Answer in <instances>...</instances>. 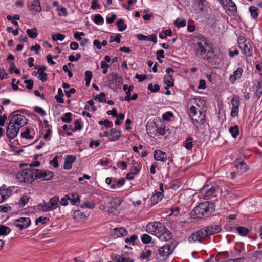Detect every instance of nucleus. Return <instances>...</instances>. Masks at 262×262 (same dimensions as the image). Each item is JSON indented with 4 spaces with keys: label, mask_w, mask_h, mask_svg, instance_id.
Listing matches in <instances>:
<instances>
[{
    "label": "nucleus",
    "mask_w": 262,
    "mask_h": 262,
    "mask_svg": "<svg viewBox=\"0 0 262 262\" xmlns=\"http://www.w3.org/2000/svg\"><path fill=\"white\" fill-rule=\"evenodd\" d=\"M204 233H205V231L203 229L198 230L190 235L188 239V242L189 243H194L198 241L200 243H202V239L207 237Z\"/></svg>",
    "instance_id": "obj_6"
},
{
    "label": "nucleus",
    "mask_w": 262,
    "mask_h": 262,
    "mask_svg": "<svg viewBox=\"0 0 262 262\" xmlns=\"http://www.w3.org/2000/svg\"><path fill=\"white\" fill-rule=\"evenodd\" d=\"M200 116H199V119H197L196 118H195L194 119L193 117L192 118V119L193 121V123H194V125H196L195 123L203 124L204 123V122L205 121V114H203L202 112H201V111H200Z\"/></svg>",
    "instance_id": "obj_32"
},
{
    "label": "nucleus",
    "mask_w": 262,
    "mask_h": 262,
    "mask_svg": "<svg viewBox=\"0 0 262 262\" xmlns=\"http://www.w3.org/2000/svg\"><path fill=\"white\" fill-rule=\"evenodd\" d=\"M76 160V157L73 155H68L67 156L64 164V169H70L72 168V163Z\"/></svg>",
    "instance_id": "obj_20"
},
{
    "label": "nucleus",
    "mask_w": 262,
    "mask_h": 262,
    "mask_svg": "<svg viewBox=\"0 0 262 262\" xmlns=\"http://www.w3.org/2000/svg\"><path fill=\"white\" fill-rule=\"evenodd\" d=\"M114 234L117 237H124L127 235L128 232L123 227L115 228L113 229Z\"/></svg>",
    "instance_id": "obj_24"
},
{
    "label": "nucleus",
    "mask_w": 262,
    "mask_h": 262,
    "mask_svg": "<svg viewBox=\"0 0 262 262\" xmlns=\"http://www.w3.org/2000/svg\"><path fill=\"white\" fill-rule=\"evenodd\" d=\"M72 114L71 113H70V112L66 113L64 114V116L62 117L61 118L62 121L63 122H65V123H70L72 121Z\"/></svg>",
    "instance_id": "obj_41"
},
{
    "label": "nucleus",
    "mask_w": 262,
    "mask_h": 262,
    "mask_svg": "<svg viewBox=\"0 0 262 262\" xmlns=\"http://www.w3.org/2000/svg\"><path fill=\"white\" fill-rule=\"evenodd\" d=\"M164 81L168 86H173L174 85V78L171 75L165 76Z\"/></svg>",
    "instance_id": "obj_29"
},
{
    "label": "nucleus",
    "mask_w": 262,
    "mask_h": 262,
    "mask_svg": "<svg viewBox=\"0 0 262 262\" xmlns=\"http://www.w3.org/2000/svg\"><path fill=\"white\" fill-rule=\"evenodd\" d=\"M63 93L62 92V90L61 88H59L58 89V94L57 95L55 96V98L57 102L60 103H64V100L62 98V97L63 96Z\"/></svg>",
    "instance_id": "obj_33"
},
{
    "label": "nucleus",
    "mask_w": 262,
    "mask_h": 262,
    "mask_svg": "<svg viewBox=\"0 0 262 262\" xmlns=\"http://www.w3.org/2000/svg\"><path fill=\"white\" fill-rule=\"evenodd\" d=\"M207 237L216 234L222 230L221 226L217 225H211L203 228Z\"/></svg>",
    "instance_id": "obj_9"
},
{
    "label": "nucleus",
    "mask_w": 262,
    "mask_h": 262,
    "mask_svg": "<svg viewBox=\"0 0 262 262\" xmlns=\"http://www.w3.org/2000/svg\"><path fill=\"white\" fill-rule=\"evenodd\" d=\"M174 25L178 27H184L186 26V20L184 19L177 18L174 23Z\"/></svg>",
    "instance_id": "obj_40"
},
{
    "label": "nucleus",
    "mask_w": 262,
    "mask_h": 262,
    "mask_svg": "<svg viewBox=\"0 0 262 262\" xmlns=\"http://www.w3.org/2000/svg\"><path fill=\"white\" fill-rule=\"evenodd\" d=\"M19 129L15 124L10 121L7 128V137L10 139H14L18 134Z\"/></svg>",
    "instance_id": "obj_8"
},
{
    "label": "nucleus",
    "mask_w": 262,
    "mask_h": 262,
    "mask_svg": "<svg viewBox=\"0 0 262 262\" xmlns=\"http://www.w3.org/2000/svg\"><path fill=\"white\" fill-rule=\"evenodd\" d=\"M151 253L152 252L151 250H147L145 252L141 253L140 257L143 259H147L151 256Z\"/></svg>",
    "instance_id": "obj_51"
},
{
    "label": "nucleus",
    "mask_w": 262,
    "mask_h": 262,
    "mask_svg": "<svg viewBox=\"0 0 262 262\" xmlns=\"http://www.w3.org/2000/svg\"><path fill=\"white\" fill-rule=\"evenodd\" d=\"M117 25L118 30L120 32L123 31L126 29L127 26L124 23V21L122 19H120L118 20Z\"/></svg>",
    "instance_id": "obj_35"
},
{
    "label": "nucleus",
    "mask_w": 262,
    "mask_h": 262,
    "mask_svg": "<svg viewBox=\"0 0 262 262\" xmlns=\"http://www.w3.org/2000/svg\"><path fill=\"white\" fill-rule=\"evenodd\" d=\"M74 217L77 219L84 220L86 219V215L83 212L79 210L75 211L74 212Z\"/></svg>",
    "instance_id": "obj_46"
},
{
    "label": "nucleus",
    "mask_w": 262,
    "mask_h": 262,
    "mask_svg": "<svg viewBox=\"0 0 262 262\" xmlns=\"http://www.w3.org/2000/svg\"><path fill=\"white\" fill-rule=\"evenodd\" d=\"M54 177V172L49 170H43L41 178L43 180L48 181L52 179Z\"/></svg>",
    "instance_id": "obj_26"
},
{
    "label": "nucleus",
    "mask_w": 262,
    "mask_h": 262,
    "mask_svg": "<svg viewBox=\"0 0 262 262\" xmlns=\"http://www.w3.org/2000/svg\"><path fill=\"white\" fill-rule=\"evenodd\" d=\"M49 221V218L47 217H42L40 216L38 218H37L35 220V224L37 225L39 223L41 224H45L47 221Z\"/></svg>",
    "instance_id": "obj_53"
},
{
    "label": "nucleus",
    "mask_w": 262,
    "mask_h": 262,
    "mask_svg": "<svg viewBox=\"0 0 262 262\" xmlns=\"http://www.w3.org/2000/svg\"><path fill=\"white\" fill-rule=\"evenodd\" d=\"M24 83L26 84V88L29 90L33 89V81L31 79L26 80Z\"/></svg>",
    "instance_id": "obj_62"
},
{
    "label": "nucleus",
    "mask_w": 262,
    "mask_h": 262,
    "mask_svg": "<svg viewBox=\"0 0 262 262\" xmlns=\"http://www.w3.org/2000/svg\"><path fill=\"white\" fill-rule=\"evenodd\" d=\"M220 190L219 186H213L206 191L205 196L206 198L209 199L211 196L216 195L217 192Z\"/></svg>",
    "instance_id": "obj_17"
},
{
    "label": "nucleus",
    "mask_w": 262,
    "mask_h": 262,
    "mask_svg": "<svg viewBox=\"0 0 262 262\" xmlns=\"http://www.w3.org/2000/svg\"><path fill=\"white\" fill-rule=\"evenodd\" d=\"M192 141L193 139L191 137H189L186 139L185 141L184 146L187 149L190 150L192 149L193 146Z\"/></svg>",
    "instance_id": "obj_43"
},
{
    "label": "nucleus",
    "mask_w": 262,
    "mask_h": 262,
    "mask_svg": "<svg viewBox=\"0 0 262 262\" xmlns=\"http://www.w3.org/2000/svg\"><path fill=\"white\" fill-rule=\"evenodd\" d=\"M65 35L61 34H53L52 35V38L53 40L56 41V40H60L62 41L65 38Z\"/></svg>",
    "instance_id": "obj_49"
},
{
    "label": "nucleus",
    "mask_w": 262,
    "mask_h": 262,
    "mask_svg": "<svg viewBox=\"0 0 262 262\" xmlns=\"http://www.w3.org/2000/svg\"><path fill=\"white\" fill-rule=\"evenodd\" d=\"M172 233L165 228V229L162 231L161 234L159 235L158 238L162 241H168L172 239Z\"/></svg>",
    "instance_id": "obj_21"
},
{
    "label": "nucleus",
    "mask_w": 262,
    "mask_h": 262,
    "mask_svg": "<svg viewBox=\"0 0 262 262\" xmlns=\"http://www.w3.org/2000/svg\"><path fill=\"white\" fill-rule=\"evenodd\" d=\"M154 159L157 161L165 162L167 159V155L165 152L156 150L154 154Z\"/></svg>",
    "instance_id": "obj_18"
},
{
    "label": "nucleus",
    "mask_w": 262,
    "mask_h": 262,
    "mask_svg": "<svg viewBox=\"0 0 262 262\" xmlns=\"http://www.w3.org/2000/svg\"><path fill=\"white\" fill-rule=\"evenodd\" d=\"M226 6L231 8L230 10L232 13L235 12L237 11L236 6L235 4L232 0L226 1Z\"/></svg>",
    "instance_id": "obj_38"
},
{
    "label": "nucleus",
    "mask_w": 262,
    "mask_h": 262,
    "mask_svg": "<svg viewBox=\"0 0 262 262\" xmlns=\"http://www.w3.org/2000/svg\"><path fill=\"white\" fill-rule=\"evenodd\" d=\"M243 70L242 68H238L234 72L233 75L230 77V81L231 82H234L238 78L241 77L243 73Z\"/></svg>",
    "instance_id": "obj_25"
},
{
    "label": "nucleus",
    "mask_w": 262,
    "mask_h": 262,
    "mask_svg": "<svg viewBox=\"0 0 262 262\" xmlns=\"http://www.w3.org/2000/svg\"><path fill=\"white\" fill-rule=\"evenodd\" d=\"M112 259L116 262H134L129 254L125 253L122 255L114 254L112 255Z\"/></svg>",
    "instance_id": "obj_11"
},
{
    "label": "nucleus",
    "mask_w": 262,
    "mask_h": 262,
    "mask_svg": "<svg viewBox=\"0 0 262 262\" xmlns=\"http://www.w3.org/2000/svg\"><path fill=\"white\" fill-rule=\"evenodd\" d=\"M39 206L42 208V210L45 212H48L53 210V209H50V207H52L51 205H50V202L48 203L44 202L43 204H39Z\"/></svg>",
    "instance_id": "obj_45"
},
{
    "label": "nucleus",
    "mask_w": 262,
    "mask_h": 262,
    "mask_svg": "<svg viewBox=\"0 0 262 262\" xmlns=\"http://www.w3.org/2000/svg\"><path fill=\"white\" fill-rule=\"evenodd\" d=\"M19 181L31 183L34 180L33 173L32 169H24L18 172L16 176Z\"/></svg>",
    "instance_id": "obj_3"
},
{
    "label": "nucleus",
    "mask_w": 262,
    "mask_h": 262,
    "mask_svg": "<svg viewBox=\"0 0 262 262\" xmlns=\"http://www.w3.org/2000/svg\"><path fill=\"white\" fill-rule=\"evenodd\" d=\"M215 205L212 201H204L199 203L191 211L190 215L193 219L207 217L215 211Z\"/></svg>",
    "instance_id": "obj_1"
},
{
    "label": "nucleus",
    "mask_w": 262,
    "mask_h": 262,
    "mask_svg": "<svg viewBox=\"0 0 262 262\" xmlns=\"http://www.w3.org/2000/svg\"><path fill=\"white\" fill-rule=\"evenodd\" d=\"M138 237L136 235H133L130 236V238H126L125 240V243L132 244V245H134V242L136 240H137Z\"/></svg>",
    "instance_id": "obj_59"
},
{
    "label": "nucleus",
    "mask_w": 262,
    "mask_h": 262,
    "mask_svg": "<svg viewBox=\"0 0 262 262\" xmlns=\"http://www.w3.org/2000/svg\"><path fill=\"white\" fill-rule=\"evenodd\" d=\"M174 249L173 245L165 244L160 247L155 253V258L157 262L165 260L172 253Z\"/></svg>",
    "instance_id": "obj_2"
},
{
    "label": "nucleus",
    "mask_w": 262,
    "mask_h": 262,
    "mask_svg": "<svg viewBox=\"0 0 262 262\" xmlns=\"http://www.w3.org/2000/svg\"><path fill=\"white\" fill-rule=\"evenodd\" d=\"M12 194V190L10 188H6L3 186L0 188V203L5 201Z\"/></svg>",
    "instance_id": "obj_13"
},
{
    "label": "nucleus",
    "mask_w": 262,
    "mask_h": 262,
    "mask_svg": "<svg viewBox=\"0 0 262 262\" xmlns=\"http://www.w3.org/2000/svg\"><path fill=\"white\" fill-rule=\"evenodd\" d=\"M156 132L158 135H164L166 132L165 126L162 125L160 127L157 128Z\"/></svg>",
    "instance_id": "obj_60"
},
{
    "label": "nucleus",
    "mask_w": 262,
    "mask_h": 262,
    "mask_svg": "<svg viewBox=\"0 0 262 262\" xmlns=\"http://www.w3.org/2000/svg\"><path fill=\"white\" fill-rule=\"evenodd\" d=\"M234 164L237 173L239 174H242L246 172L248 169L247 164L243 161H237L235 162Z\"/></svg>",
    "instance_id": "obj_15"
},
{
    "label": "nucleus",
    "mask_w": 262,
    "mask_h": 262,
    "mask_svg": "<svg viewBox=\"0 0 262 262\" xmlns=\"http://www.w3.org/2000/svg\"><path fill=\"white\" fill-rule=\"evenodd\" d=\"M30 224L31 220L28 217H20L16 220L14 223L16 227L21 230L27 228Z\"/></svg>",
    "instance_id": "obj_12"
},
{
    "label": "nucleus",
    "mask_w": 262,
    "mask_h": 262,
    "mask_svg": "<svg viewBox=\"0 0 262 262\" xmlns=\"http://www.w3.org/2000/svg\"><path fill=\"white\" fill-rule=\"evenodd\" d=\"M30 130L29 128H26L25 130L21 134V137L28 139H32L33 137L30 135Z\"/></svg>",
    "instance_id": "obj_42"
},
{
    "label": "nucleus",
    "mask_w": 262,
    "mask_h": 262,
    "mask_svg": "<svg viewBox=\"0 0 262 262\" xmlns=\"http://www.w3.org/2000/svg\"><path fill=\"white\" fill-rule=\"evenodd\" d=\"M46 66H40L38 67L37 73L39 74L38 78L42 82L47 80V74L45 73L44 71L46 70Z\"/></svg>",
    "instance_id": "obj_22"
},
{
    "label": "nucleus",
    "mask_w": 262,
    "mask_h": 262,
    "mask_svg": "<svg viewBox=\"0 0 262 262\" xmlns=\"http://www.w3.org/2000/svg\"><path fill=\"white\" fill-rule=\"evenodd\" d=\"M50 203L52 207L50 209H53V210L56 209L58 206V203L59 202V199L58 196H54L50 199Z\"/></svg>",
    "instance_id": "obj_30"
},
{
    "label": "nucleus",
    "mask_w": 262,
    "mask_h": 262,
    "mask_svg": "<svg viewBox=\"0 0 262 262\" xmlns=\"http://www.w3.org/2000/svg\"><path fill=\"white\" fill-rule=\"evenodd\" d=\"M148 89L152 93H156L160 90V86L158 84H155L154 85L152 83H150L148 85Z\"/></svg>",
    "instance_id": "obj_48"
},
{
    "label": "nucleus",
    "mask_w": 262,
    "mask_h": 262,
    "mask_svg": "<svg viewBox=\"0 0 262 262\" xmlns=\"http://www.w3.org/2000/svg\"><path fill=\"white\" fill-rule=\"evenodd\" d=\"M69 199V196H68V195H66L64 197H62L61 199L60 203L62 206H67L69 203V202H68Z\"/></svg>",
    "instance_id": "obj_64"
},
{
    "label": "nucleus",
    "mask_w": 262,
    "mask_h": 262,
    "mask_svg": "<svg viewBox=\"0 0 262 262\" xmlns=\"http://www.w3.org/2000/svg\"><path fill=\"white\" fill-rule=\"evenodd\" d=\"M91 8L93 10H95L97 9L100 8V6L98 4V0H92V5L91 6Z\"/></svg>",
    "instance_id": "obj_63"
},
{
    "label": "nucleus",
    "mask_w": 262,
    "mask_h": 262,
    "mask_svg": "<svg viewBox=\"0 0 262 262\" xmlns=\"http://www.w3.org/2000/svg\"><path fill=\"white\" fill-rule=\"evenodd\" d=\"M28 36L32 39L36 38L38 36L37 30L36 28H33L31 29H27L26 31Z\"/></svg>",
    "instance_id": "obj_31"
},
{
    "label": "nucleus",
    "mask_w": 262,
    "mask_h": 262,
    "mask_svg": "<svg viewBox=\"0 0 262 262\" xmlns=\"http://www.w3.org/2000/svg\"><path fill=\"white\" fill-rule=\"evenodd\" d=\"M240 48L242 50L243 53L246 56L248 57L252 56L253 50L251 44L249 42L245 43L243 46L240 45Z\"/></svg>",
    "instance_id": "obj_16"
},
{
    "label": "nucleus",
    "mask_w": 262,
    "mask_h": 262,
    "mask_svg": "<svg viewBox=\"0 0 262 262\" xmlns=\"http://www.w3.org/2000/svg\"><path fill=\"white\" fill-rule=\"evenodd\" d=\"M27 5L29 9L32 13L39 12L42 10L39 0H34L29 3Z\"/></svg>",
    "instance_id": "obj_14"
},
{
    "label": "nucleus",
    "mask_w": 262,
    "mask_h": 262,
    "mask_svg": "<svg viewBox=\"0 0 262 262\" xmlns=\"http://www.w3.org/2000/svg\"><path fill=\"white\" fill-rule=\"evenodd\" d=\"M94 22L97 24H102L104 22V19L100 14H96L94 17Z\"/></svg>",
    "instance_id": "obj_57"
},
{
    "label": "nucleus",
    "mask_w": 262,
    "mask_h": 262,
    "mask_svg": "<svg viewBox=\"0 0 262 262\" xmlns=\"http://www.w3.org/2000/svg\"><path fill=\"white\" fill-rule=\"evenodd\" d=\"M68 196H69V200L72 205H75L78 202H80L79 196L77 193H70Z\"/></svg>",
    "instance_id": "obj_28"
},
{
    "label": "nucleus",
    "mask_w": 262,
    "mask_h": 262,
    "mask_svg": "<svg viewBox=\"0 0 262 262\" xmlns=\"http://www.w3.org/2000/svg\"><path fill=\"white\" fill-rule=\"evenodd\" d=\"M236 229L241 236H246L249 232L247 228L244 227H238L236 228Z\"/></svg>",
    "instance_id": "obj_37"
},
{
    "label": "nucleus",
    "mask_w": 262,
    "mask_h": 262,
    "mask_svg": "<svg viewBox=\"0 0 262 262\" xmlns=\"http://www.w3.org/2000/svg\"><path fill=\"white\" fill-rule=\"evenodd\" d=\"M229 132L233 137L235 138L239 134V129L237 125L231 126L229 128Z\"/></svg>",
    "instance_id": "obj_39"
},
{
    "label": "nucleus",
    "mask_w": 262,
    "mask_h": 262,
    "mask_svg": "<svg viewBox=\"0 0 262 262\" xmlns=\"http://www.w3.org/2000/svg\"><path fill=\"white\" fill-rule=\"evenodd\" d=\"M121 35L120 34H117L115 37L111 36L110 38V42H113L114 41H116L119 43L121 41Z\"/></svg>",
    "instance_id": "obj_54"
},
{
    "label": "nucleus",
    "mask_w": 262,
    "mask_h": 262,
    "mask_svg": "<svg viewBox=\"0 0 262 262\" xmlns=\"http://www.w3.org/2000/svg\"><path fill=\"white\" fill-rule=\"evenodd\" d=\"M134 89L133 85H130L128 89L126 91V96L125 97V100L127 101H130V94L131 92L133 91Z\"/></svg>",
    "instance_id": "obj_52"
},
{
    "label": "nucleus",
    "mask_w": 262,
    "mask_h": 262,
    "mask_svg": "<svg viewBox=\"0 0 262 262\" xmlns=\"http://www.w3.org/2000/svg\"><path fill=\"white\" fill-rule=\"evenodd\" d=\"M74 128H71V130L72 131L74 132V131L81 130V129L82 128V126L79 120H76V121H75L74 122Z\"/></svg>",
    "instance_id": "obj_50"
},
{
    "label": "nucleus",
    "mask_w": 262,
    "mask_h": 262,
    "mask_svg": "<svg viewBox=\"0 0 262 262\" xmlns=\"http://www.w3.org/2000/svg\"><path fill=\"white\" fill-rule=\"evenodd\" d=\"M92 73L90 71H86L85 72V85L86 86H89L90 84V82L92 78Z\"/></svg>",
    "instance_id": "obj_36"
},
{
    "label": "nucleus",
    "mask_w": 262,
    "mask_h": 262,
    "mask_svg": "<svg viewBox=\"0 0 262 262\" xmlns=\"http://www.w3.org/2000/svg\"><path fill=\"white\" fill-rule=\"evenodd\" d=\"M121 131L118 130L115 128H112L109 133V140L112 141L118 140L121 136Z\"/></svg>",
    "instance_id": "obj_19"
},
{
    "label": "nucleus",
    "mask_w": 262,
    "mask_h": 262,
    "mask_svg": "<svg viewBox=\"0 0 262 262\" xmlns=\"http://www.w3.org/2000/svg\"><path fill=\"white\" fill-rule=\"evenodd\" d=\"M173 116V113L171 112H166L162 115V118L165 121H168Z\"/></svg>",
    "instance_id": "obj_61"
},
{
    "label": "nucleus",
    "mask_w": 262,
    "mask_h": 262,
    "mask_svg": "<svg viewBox=\"0 0 262 262\" xmlns=\"http://www.w3.org/2000/svg\"><path fill=\"white\" fill-rule=\"evenodd\" d=\"M121 203L122 200L117 198L112 199L109 203V208L107 210V212L108 213H115Z\"/></svg>",
    "instance_id": "obj_10"
},
{
    "label": "nucleus",
    "mask_w": 262,
    "mask_h": 262,
    "mask_svg": "<svg viewBox=\"0 0 262 262\" xmlns=\"http://www.w3.org/2000/svg\"><path fill=\"white\" fill-rule=\"evenodd\" d=\"M249 10L251 17L253 19H256L259 13V9L256 7L252 6L249 8Z\"/></svg>",
    "instance_id": "obj_27"
},
{
    "label": "nucleus",
    "mask_w": 262,
    "mask_h": 262,
    "mask_svg": "<svg viewBox=\"0 0 262 262\" xmlns=\"http://www.w3.org/2000/svg\"><path fill=\"white\" fill-rule=\"evenodd\" d=\"M105 94L104 92H101L98 95H97L95 98V100L98 99V101L100 103L106 102V100L103 99L105 97Z\"/></svg>",
    "instance_id": "obj_55"
},
{
    "label": "nucleus",
    "mask_w": 262,
    "mask_h": 262,
    "mask_svg": "<svg viewBox=\"0 0 262 262\" xmlns=\"http://www.w3.org/2000/svg\"><path fill=\"white\" fill-rule=\"evenodd\" d=\"M32 173H33L34 180L37 179H41L43 170L40 169H32Z\"/></svg>",
    "instance_id": "obj_44"
},
{
    "label": "nucleus",
    "mask_w": 262,
    "mask_h": 262,
    "mask_svg": "<svg viewBox=\"0 0 262 262\" xmlns=\"http://www.w3.org/2000/svg\"><path fill=\"white\" fill-rule=\"evenodd\" d=\"M231 103L232 107H239V98L238 96H234L231 100Z\"/></svg>",
    "instance_id": "obj_47"
},
{
    "label": "nucleus",
    "mask_w": 262,
    "mask_h": 262,
    "mask_svg": "<svg viewBox=\"0 0 262 262\" xmlns=\"http://www.w3.org/2000/svg\"><path fill=\"white\" fill-rule=\"evenodd\" d=\"M58 156H55L53 159L50 161V164L52 165L54 168H57L59 166L58 164Z\"/></svg>",
    "instance_id": "obj_58"
},
{
    "label": "nucleus",
    "mask_w": 262,
    "mask_h": 262,
    "mask_svg": "<svg viewBox=\"0 0 262 262\" xmlns=\"http://www.w3.org/2000/svg\"><path fill=\"white\" fill-rule=\"evenodd\" d=\"M163 195L162 192H156L153 194L151 198L150 201L152 205H155L160 201L163 198Z\"/></svg>",
    "instance_id": "obj_23"
},
{
    "label": "nucleus",
    "mask_w": 262,
    "mask_h": 262,
    "mask_svg": "<svg viewBox=\"0 0 262 262\" xmlns=\"http://www.w3.org/2000/svg\"><path fill=\"white\" fill-rule=\"evenodd\" d=\"M10 121L15 124L18 128H20L27 124V119L21 114L14 115L12 117Z\"/></svg>",
    "instance_id": "obj_7"
},
{
    "label": "nucleus",
    "mask_w": 262,
    "mask_h": 262,
    "mask_svg": "<svg viewBox=\"0 0 262 262\" xmlns=\"http://www.w3.org/2000/svg\"><path fill=\"white\" fill-rule=\"evenodd\" d=\"M196 46V51H200L201 55L209 56L212 49L211 46L207 42L206 39L203 38V42H197Z\"/></svg>",
    "instance_id": "obj_5"
},
{
    "label": "nucleus",
    "mask_w": 262,
    "mask_h": 262,
    "mask_svg": "<svg viewBox=\"0 0 262 262\" xmlns=\"http://www.w3.org/2000/svg\"><path fill=\"white\" fill-rule=\"evenodd\" d=\"M10 232L11 229L9 227L4 225H0V235H6Z\"/></svg>",
    "instance_id": "obj_34"
},
{
    "label": "nucleus",
    "mask_w": 262,
    "mask_h": 262,
    "mask_svg": "<svg viewBox=\"0 0 262 262\" xmlns=\"http://www.w3.org/2000/svg\"><path fill=\"white\" fill-rule=\"evenodd\" d=\"M165 226L160 222H154L149 223L146 226L147 231L151 234L155 235L158 237L162 231L165 229Z\"/></svg>",
    "instance_id": "obj_4"
},
{
    "label": "nucleus",
    "mask_w": 262,
    "mask_h": 262,
    "mask_svg": "<svg viewBox=\"0 0 262 262\" xmlns=\"http://www.w3.org/2000/svg\"><path fill=\"white\" fill-rule=\"evenodd\" d=\"M151 237L147 234H144L141 237L142 242L144 244H148L151 241Z\"/></svg>",
    "instance_id": "obj_56"
}]
</instances>
